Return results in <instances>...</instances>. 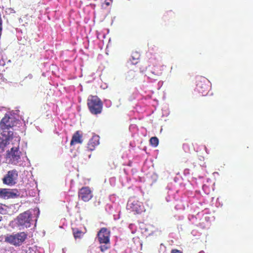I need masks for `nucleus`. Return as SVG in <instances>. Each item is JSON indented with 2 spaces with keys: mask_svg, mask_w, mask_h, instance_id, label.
Segmentation results:
<instances>
[{
  "mask_svg": "<svg viewBox=\"0 0 253 253\" xmlns=\"http://www.w3.org/2000/svg\"><path fill=\"white\" fill-rule=\"evenodd\" d=\"M9 118H3L0 123V128L2 130L1 134L2 135L1 145L5 146L9 143V141L12 138L13 131L9 130L11 126L9 122Z\"/></svg>",
  "mask_w": 253,
  "mask_h": 253,
  "instance_id": "1",
  "label": "nucleus"
},
{
  "mask_svg": "<svg viewBox=\"0 0 253 253\" xmlns=\"http://www.w3.org/2000/svg\"><path fill=\"white\" fill-rule=\"evenodd\" d=\"M87 105L89 112L93 115L101 113L103 109V103L96 95H89L87 100Z\"/></svg>",
  "mask_w": 253,
  "mask_h": 253,
  "instance_id": "2",
  "label": "nucleus"
},
{
  "mask_svg": "<svg viewBox=\"0 0 253 253\" xmlns=\"http://www.w3.org/2000/svg\"><path fill=\"white\" fill-rule=\"evenodd\" d=\"M27 234L24 232L8 235L5 237V242L15 246H20L27 239Z\"/></svg>",
  "mask_w": 253,
  "mask_h": 253,
  "instance_id": "3",
  "label": "nucleus"
},
{
  "mask_svg": "<svg viewBox=\"0 0 253 253\" xmlns=\"http://www.w3.org/2000/svg\"><path fill=\"white\" fill-rule=\"evenodd\" d=\"M19 141L18 139V143L17 146L12 147L10 150L6 152V158L9 160V162L11 164L16 165L19 162L21 155V152L19 150Z\"/></svg>",
  "mask_w": 253,
  "mask_h": 253,
  "instance_id": "4",
  "label": "nucleus"
},
{
  "mask_svg": "<svg viewBox=\"0 0 253 253\" xmlns=\"http://www.w3.org/2000/svg\"><path fill=\"white\" fill-rule=\"evenodd\" d=\"M18 226L22 228H28L31 226L32 215L30 211H26L20 214L16 218Z\"/></svg>",
  "mask_w": 253,
  "mask_h": 253,
  "instance_id": "5",
  "label": "nucleus"
},
{
  "mask_svg": "<svg viewBox=\"0 0 253 253\" xmlns=\"http://www.w3.org/2000/svg\"><path fill=\"white\" fill-rule=\"evenodd\" d=\"M18 177V172L16 169L9 170L2 178L3 184L12 186L16 183Z\"/></svg>",
  "mask_w": 253,
  "mask_h": 253,
  "instance_id": "6",
  "label": "nucleus"
},
{
  "mask_svg": "<svg viewBox=\"0 0 253 253\" xmlns=\"http://www.w3.org/2000/svg\"><path fill=\"white\" fill-rule=\"evenodd\" d=\"M127 209L135 213L139 214L144 211V207L142 203L137 200H129L127 204Z\"/></svg>",
  "mask_w": 253,
  "mask_h": 253,
  "instance_id": "7",
  "label": "nucleus"
},
{
  "mask_svg": "<svg viewBox=\"0 0 253 253\" xmlns=\"http://www.w3.org/2000/svg\"><path fill=\"white\" fill-rule=\"evenodd\" d=\"M78 197L84 202H87L93 197L92 192L88 186H84L79 189Z\"/></svg>",
  "mask_w": 253,
  "mask_h": 253,
  "instance_id": "8",
  "label": "nucleus"
},
{
  "mask_svg": "<svg viewBox=\"0 0 253 253\" xmlns=\"http://www.w3.org/2000/svg\"><path fill=\"white\" fill-rule=\"evenodd\" d=\"M110 232L106 228H101L97 234L98 241L100 244H110Z\"/></svg>",
  "mask_w": 253,
  "mask_h": 253,
  "instance_id": "9",
  "label": "nucleus"
},
{
  "mask_svg": "<svg viewBox=\"0 0 253 253\" xmlns=\"http://www.w3.org/2000/svg\"><path fill=\"white\" fill-rule=\"evenodd\" d=\"M16 190L0 188V198L3 199L13 198L18 196Z\"/></svg>",
  "mask_w": 253,
  "mask_h": 253,
  "instance_id": "10",
  "label": "nucleus"
},
{
  "mask_svg": "<svg viewBox=\"0 0 253 253\" xmlns=\"http://www.w3.org/2000/svg\"><path fill=\"white\" fill-rule=\"evenodd\" d=\"M99 144V138L97 136H93L88 141L87 148L89 151H93Z\"/></svg>",
  "mask_w": 253,
  "mask_h": 253,
  "instance_id": "11",
  "label": "nucleus"
},
{
  "mask_svg": "<svg viewBox=\"0 0 253 253\" xmlns=\"http://www.w3.org/2000/svg\"><path fill=\"white\" fill-rule=\"evenodd\" d=\"M82 138V135L80 133V131H76L72 137L70 145L72 146L76 144L82 143L83 141Z\"/></svg>",
  "mask_w": 253,
  "mask_h": 253,
  "instance_id": "12",
  "label": "nucleus"
},
{
  "mask_svg": "<svg viewBox=\"0 0 253 253\" xmlns=\"http://www.w3.org/2000/svg\"><path fill=\"white\" fill-rule=\"evenodd\" d=\"M72 230L74 237L75 239H80L83 236L84 234V233L83 231L78 228H72Z\"/></svg>",
  "mask_w": 253,
  "mask_h": 253,
  "instance_id": "13",
  "label": "nucleus"
},
{
  "mask_svg": "<svg viewBox=\"0 0 253 253\" xmlns=\"http://www.w3.org/2000/svg\"><path fill=\"white\" fill-rule=\"evenodd\" d=\"M183 148L186 153H189L193 149L192 143L189 142H186L183 144Z\"/></svg>",
  "mask_w": 253,
  "mask_h": 253,
  "instance_id": "14",
  "label": "nucleus"
},
{
  "mask_svg": "<svg viewBox=\"0 0 253 253\" xmlns=\"http://www.w3.org/2000/svg\"><path fill=\"white\" fill-rule=\"evenodd\" d=\"M150 143L154 147H157L159 144V139L157 137H152L150 139Z\"/></svg>",
  "mask_w": 253,
  "mask_h": 253,
  "instance_id": "15",
  "label": "nucleus"
},
{
  "mask_svg": "<svg viewBox=\"0 0 253 253\" xmlns=\"http://www.w3.org/2000/svg\"><path fill=\"white\" fill-rule=\"evenodd\" d=\"M132 60L130 59V60L132 62V64H136L137 63V60L139 59V55L137 53H134L133 54V55L131 56Z\"/></svg>",
  "mask_w": 253,
  "mask_h": 253,
  "instance_id": "16",
  "label": "nucleus"
},
{
  "mask_svg": "<svg viewBox=\"0 0 253 253\" xmlns=\"http://www.w3.org/2000/svg\"><path fill=\"white\" fill-rule=\"evenodd\" d=\"M110 244H104L103 245H101L100 247V250L102 252H104L106 250H107L108 249L110 248Z\"/></svg>",
  "mask_w": 253,
  "mask_h": 253,
  "instance_id": "17",
  "label": "nucleus"
},
{
  "mask_svg": "<svg viewBox=\"0 0 253 253\" xmlns=\"http://www.w3.org/2000/svg\"><path fill=\"white\" fill-rule=\"evenodd\" d=\"M152 73L157 76H160L162 74L161 69H160L158 70H156L155 69H154L153 71H152Z\"/></svg>",
  "mask_w": 253,
  "mask_h": 253,
  "instance_id": "18",
  "label": "nucleus"
},
{
  "mask_svg": "<svg viewBox=\"0 0 253 253\" xmlns=\"http://www.w3.org/2000/svg\"><path fill=\"white\" fill-rule=\"evenodd\" d=\"M171 253H182V252H181L179 250H178L176 249H174L171 251Z\"/></svg>",
  "mask_w": 253,
  "mask_h": 253,
  "instance_id": "19",
  "label": "nucleus"
},
{
  "mask_svg": "<svg viewBox=\"0 0 253 253\" xmlns=\"http://www.w3.org/2000/svg\"><path fill=\"white\" fill-rule=\"evenodd\" d=\"M112 2V0L111 1H110L109 0H105V3L107 6H109L111 4V3Z\"/></svg>",
  "mask_w": 253,
  "mask_h": 253,
  "instance_id": "20",
  "label": "nucleus"
},
{
  "mask_svg": "<svg viewBox=\"0 0 253 253\" xmlns=\"http://www.w3.org/2000/svg\"><path fill=\"white\" fill-rule=\"evenodd\" d=\"M4 211V209L2 207V205L0 204V213H1Z\"/></svg>",
  "mask_w": 253,
  "mask_h": 253,
  "instance_id": "21",
  "label": "nucleus"
},
{
  "mask_svg": "<svg viewBox=\"0 0 253 253\" xmlns=\"http://www.w3.org/2000/svg\"><path fill=\"white\" fill-rule=\"evenodd\" d=\"M207 90H208V87H207L206 88H205V89L202 90V91H201L200 90H199V91L201 92L202 93H203V92L206 91H207Z\"/></svg>",
  "mask_w": 253,
  "mask_h": 253,
  "instance_id": "22",
  "label": "nucleus"
},
{
  "mask_svg": "<svg viewBox=\"0 0 253 253\" xmlns=\"http://www.w3.org/2000/svg\"><path fill=\"white\" fill-rule=\"evenodd\" d=\"M1 220V219H0V221Z\"/></svg>",
  "mask_w": 253,
  "mask_h": 253,
  "instance_id": "23",
  "label": "nucleus"
}]
</instances>
